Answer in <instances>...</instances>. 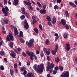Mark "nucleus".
<instances>
[{"label": "nucleus", "instance_id": "nucleus-1", "mask_svg": "<svg viewBox=\"0 0 77 77\" xmlns=\"http://www.w3.org/2000/svg\"><path fill=\"white\" fill-rule=\"evenodd\" d=\"M33 68L38 73L41 74L43 72L44 65L43 64H41L40 66L38 65L37 66V64H35L33 66Z\"/></svg>", "mask_w": 77, "mask_h": 77}, {"label": "nucleus", "instance_id": "nucleus-2", "mask_svg": "<svg viewBox=\"0 0 77 77\" xmlns=\"http://www.w3.org/2000/svg\"><path fill=\"white\" fill-rule=\"evenodd\" d=\"M33 42H34V40L31 39L28 43L27 41L26 42V45H27L30 48L33 45Z\"/></svg>", "mask_w": 77, "mask_h": 77}, {"label": "nucleus", "instance_id": "nucleus-3", "mask_svg": "<svg viewBox=\"0 0 77 77\" xmlns=\"http://www.w3.org/2000/svg\"><path fill=\"white\" fill-rule=\"evenodd\" d=\"M10 40L11 41H13L14 40L13 36L11 33H9V34L7 35L6 38V41H9Z\"/></svg>", "mask_w": 77, "mask_h": 77}, {"label": "nucleus", "instance_id": "nucleus-4", "mask_svg": "<svg viewBox=\"0 0 77 77\" xmlns=\"http://www.w3.org/2000/svg\"><path fill=\"white\" fill-rule=\"evenodd\" d=\"M10 55L11 56L14 58V59H16V56H17V54L12 50H11L10 52H9Z\"/></svg>", "mask_w": 77, "mask_h": 77}, {"label": "nucleus", "instance_id": "nucleus-5", "mask_svg": "<svg viewBox=\"0 0 77 77\" xmlns=\"http://www.w3.org/2000/svg\"><path fill=\"white\" fill-rule=\"evenodd\" d=\"M61 77H69V72L67 71L63 72L61 75Z\"/></svg>", "mask_w": 77, "mask_h": 77}, {"label": "nucleus", "instance_id": "nucleus-6", "mask_svg": "<svg viewBox=\"0 0 77 77\" xmlns=\"http://www.w3.org/2000/svg\"><path fill=\"white\" fill-rule=\"evenodd\" d=\"M57 49H58V45L57 44L55 46V48L54 49L55 51H52V54H53V55H55L56 54V52L57 51Z\"/></svg>", "mask_w": 77, "mask_h": 77}, {"label": "nucleus", "instance_id": "nucleus-7", "mask_svg": "<svg viewBox=\"0 0 77 77\" xmlns=\"http://www.w3.org/2000/svg\"><path fill=\"white\" fill-rule=\"evenodd\" d=\"M47 67H49L50 68L53 69L54 67V65L53 63H50V62L48 63V66Z\"/></svg>", "mask_w": 77, "mask_h": 77}, {"label": "nucleus", "instance_id": "nucleus-8", "mask_svg": "<svg viewBox=\"0 0 77 77\" xmlns=\"http://www.w3.org/2000/svg\"><path fill=\"white\" fill-rule=\"evenodd\" d=\"M25 8H24V7H22L21 8L22 14H23V15H26V16L28 17L29 15H28V14L25 11Z\"/></svg>", "mask_w": 77, "mask_h": 77}, {"label": "nucleus", "instance_id": "nucleus-9", "mask_svg": "<svg viewBox=\"0 0 77 77\" xmlns=\"http://www.w3.org/2000/svg\"><path fill=\"white\" fill-rule=\"evenodd\" d=\"M24 27L26 29H29V24H28L27 20H25L24 21Z\"/></svg>", "mask_w": 77, "mask_h": 77}, {"label": "nucleus", "instance_id": "nucleus-10", "mask_svg": "<svg viewBox=\"0 0 77 77\" xmlns=\"http://www.w3.org/2000/svg\"><path fill=\"white\" fill-rule=\"evenodd\" d=\"M35 55L34 54V53L33 52L31 51L29 53V56H30V59L31 60H33V56Z\"/></svg>", "mask_w": 77, "mask_h": 77}, {"label": "nucleus", "instance_id": "nucleus-11", "mask_svg": "<svg viewBox=\"0 0 77 77\" xmlns=\"http://www.w3.org/2000/svg\"><path fill=\"white\" fill-rule=\"evenodd\" d=\"M70 45L69 44H66L65 45V49L67 51H69L70 50Z\"/></svg>", "mask_w": 77, "mask_h": 77}, {"label": "nucleus", "instance_id": "nucleus-12", "mask_svg": "<svg viewBox=\"0 0 77 77\" xmlns=\"http://www.w3.org/2000/svg\"><path fill=\"white\" fill-rule=\"evenodd\" d=\"M28 2L26 1H23L25 4L26 5H27V6H30L31 5H32V4L30 2V1L29 0H27Z\"/></svg>", "mask_w": 77, "mask_h": 77}, {"label": "nucleus", "instance_id": "nucleus-13", "mask_svg": "<svg viewBox=\"0 0 77 77\" xmlns=\"http://www.w3.org/2000/svg\"><path fill=\"white\" fill-rule=\"evenodd\" d=\"M47 71L48 72L49 71L50 73H51L53 72V69L52 68H50L48 67H47Z\"/></svg>", "mask_w": 77, "mask_h": 77}, {"label": "nucleus", "instance_id": "nucleus-14", "mask_svg": "<svg viewBox=\"0 0 77 77\" xmlns=\"http://www.w3.org/2000/svg\"><path fill=\"white\" fill-rule=\"evenodd\" d=\"M40 14H45L46 13V10L45 9L43 10H40L39 11Z\"/></svg>", "mask_w": 77, "mask_h": 77}, {"label": "nucleus", "instance_id": "nucleus-15", "mask_svg": "<svg viewBox=\"0 0 77 77\" xmlns=\"http://www.w3.org/2000/svg\"><path fill=\"white\" fill-rule=\"evenodd\" d=\"M18 3V0H14V2H13V5L16 6Z\"/></svg>", "mask_w": 77, "mask_h": 77}, {"label": "nucleus", "instance_id": "nucleus-16", "mask_svg": "<svg viewBox=\"0 0 77 77\" xmlns=\"http://www.w3.org/2000/svg\"><path fill=\"white\" fill-rule=\"evenodd\" d=\"M27 77H33V75L32 73H28L26 75Z\"/></svg>", "mask_w": 77, "mask_h": 77}, {"label": "nucleus", "instance_id": "nucleus-17", "mask_svg": "<svg viewBox=\"0 0 77 77\" xmlns=\"http://www.w3.org/2000/svg\"><path fill=\"white\" fill-rule=\"evenodd\" d=\"M61 21L63 26H64L66 24V21H65V20L62 19L61 20Z\"/></svg>", "mask_w": 77, "mask_h": 77}, {"label": "nucleus", "instance_id": "nucleus-18", "mask_svg": "<svg viewBox=\"0 0 77 77\" xmlns=\"http://www.w3.org/2000/svg\"><path fill=\"white\" fill-rule=\"evenodd\" d=\"M14 34L15 35H17L18 33V30H17V28H15L14 29Z\"/></svg>", "mask_w": 77, "mask_h": 77}, {"label": "nucleus", "instance_id": "nucleus-19", "mask_svg": "<svg viewBox=\"0 0 77 77\" xmlns=\"http://www.w3.org/2000/svg\"><path fill=\"white\" fill-rule=\"evenodd\" d=\"M18 36L19 37H23V33L21 31H20V34Z\"/></svg>", "mask_w": 77, "mask_h": 77}, {"label": "nucleus", "instance_id": "nucleus-20", "mask_svg": "<svg viewBox=\"0 0 77 77\" xmlns=\"http://www.w3.org/2000/svg\"><path fill=\"white\" fill-rule=\"evenodd\" d=\"M56 22V19L55 18V16L53 17V21H52V23L53 24H55Z\"/></svg>", "mask_w": 77, "mask_h": 77}, {"label": "nucleus", "instance_id": "nucleus-21", "mask_svg": "<svg viewBox=\"0 0 77 77\" xmlns=\"http://www.w3.org/2000/svg\"><path fill=\"white\" fill-rule=\"evenodd\" d=\"M68 11H65L66 17H68V18H69V14H68Z\"/></svg>", "mask_w": 77, "mask_h": 77}, {"label": "nucleus", "instance_id": "nucleus-22", "mask_svg": "<svg viewBox=\"0 0 77 77\" xmlns=\"http://www.w3.org/2000/svg\"><path fill=\"white\" fill-rule=\"evenodd\" d=\"M69 5H71V6H73V7H76V5L74 4V3L71 2H69Z\"/></svg>", "mask_w": 77, "mask_h": 77}, {"label": "nucleus", "instance_id": "nucleus-23", "mask_svg": "<svg viewBox=\"0 0 77 77\" xmlns=\"http://www.w3.org/2000/svg\"><path fill=\"white\" fill-rule=\"evenodd\" d=\"M8 45L11 48H12L14 46V44L12 42H11Z\"/></svg>", "mask_w": 77, "mask_h": 77}, {"label": "nucleus", "instance_id": "nucleus-24", "mask_svg": "<svg viewBox=\"0 0 77 77\" xmlns=\"http://www.w3.org/2000/svg\"><path fill=\"white\" fill-rule=\"evenodd\" d=\"M10 74L11 75H12L14 73V70L12 69H10Z\"/></svg>", "mask_w": 77, "mask_h": 77}, {"label": "nucleus", "instance_id": "nucleus-25", "mask_svg": "<svg viewBox=\"0 0 77 77\" xmlns=\"http://www.w3.org/2000/svg\"><path fill=\"white\" fill-rule=\"evenodd\" d=\"M46 19L48 21H51L50 16H47L46 17Z\"/></svg>", "mask_w": 77, "mask_h": 77}, {"label": "nucleus", "instance_id": "nucleus-26", "mask_svg": "<svg viewBox=\"0 0 77 77\" xmlns=\"http://www.w3.org/2000/svg\"><path fill=\"white\" fill-rule=\"evenodd\" d=\"M68 36V35L66 33H64L63 34V37L64 38H66L67 36Z\"/></svg>", "mask_w": 77, "mask_h": 77}, {"label": "nucleus", "instance_id": "nucleus-27", "mask_svg": "<svg viewBox=\"0 0 77 77\" xmlns=\"http://www.w3.org/2000/svg\"><path fill=\"white\" fill-rule=\"evenodd\" d=\"M55 62H56L57 63H58V62H59L60 60L58 57H57L55 58Z\"/></svg>", "mask_w": 77, "mask_h": 77}, {"label": "nucleus", "instance_id": "nucleus-28", "mask_svg": "<svg viewBox=\"0 0 77 77\" xmlns=\"http://www.w3.org/2000/svg\"><path fill=\"white\" fill-rule=\"evenodd\" d=\"M14 69H17V68H18V65H17V63H15L14 64Z\"/></svg>", "mask_w": 77, "mask_h": 77}, {"label": "nucleus", "instance_id": "nucleus-29", "mask_svg": "<svg viewBox=\"0 0 77 77\" xmlns=\"http://www.w3.org/2000/svg\"><path fill=\"white\" fill-rule=\"evenodd\" d=\"M0 54L1 56H4L5 55V52L3 51H2L0 52Z\"/></svg>", "mask_w": 77, "mask_h": 77}, {"label": "nucleus", "instance_id": "nucleus-30", "mask_svg": "<svg viewBox=\"0 0 77 77\" xmlns=\"http://www.w3.org/2000/svg\"><path fill=\"white\" fill-rule=\"evenodd\" d=\"M34 30L35 32H36V33H38L39 32V30L38 29L36 28H34Z\"/></svg>", "mask_w": 77, "mask_h": 77}, {"label": "nucleus", "instance_id": "nucleus-31", "mask_svg": "<svg viewBox=\"0 0 77 77\" xmlns=\"http://www.w3.org/2000/svg\"><path fill=\"white\" fill-rule=\"evenodd\" d=\"M28 9L30 11H33V8L32 6H28Z\"/></svg>", "mask_w": 77, "mask_h": 77}, {"label": "nucleus", "instance_id": "nucleus-32", "mask_svg": "<svg viewBox=\"0 0 77 77\" xmlns=\"http://www.w3.org/2000/svg\"><path fill=\"white\" fill-rule=\"evenodd\" d=\"M44 53H43V51H42L40 53V56L41 57H44Z\"/></svg>", "mask_w": 77, "mask_h": 77}, {"label": "nucleus", "instance_id": "nucleus-33", "mask_svg": "<svg viewBox=\"0 0 77 77\" xmlns=\"http://www.w3.org/2000/svg\"><path fill=\"white\" fill-rule=\"evenodd\" d=\"M54 9L55 10H56V9H59V7H58L57 5H56L54 6Z\"/></svg>", "mask_w": 77, "mask_h": 77}, {"label": "nucleus", "instance_id": "nucleus-34", "mask_svg": "<svg viewBox=\"0 0 77 77\" xmlns=\"http://www.w3.org/2000/svg\"><path fill=\"white\" fill-rule=\"evenodd\" d=\"M20 69L22 71H24L26 69V68L24 66L22 67Z\"/></svg>", "mask_w": 77, "mask_h": 77}, {"label": "nucleus", "instance_id": "nucleus-35", "mask_svg": "<svg viewBox=\"0 0 77 77\" xmlns=\"http://www.w3.org/2000/svg\"><path fill=\"white\" fill-rule=\"evenodd\" d=\"M25 18V16L24 15H22L20 16V19L22 20H23Z\"/></svg>", "mask_w": 77, "mask_h": 77}, {"label": "nucleus", "instance_id": "nucleus-36", "mask_svg": "<svg viewBox=\"0 0 77 77\" xmlns=\"http://www.w3.org/2000/svg\"><path fill=\"white\" fill-rule=\"evenodd\" d=\"M37 4L38 5L39 7H40V8H42V5H41V3H40V2H37Z\"/></svg>", "mask_w": 77, "mask_h": 77}, {"label": "nucleus", "instance_id": "nucleus-37", "mask_svg": "<svg viewBox=\"0 0 77 77\" xmlns=\"http://www.w3.org/2000/svg\"><path fill=\"white\" fill-rule=\"evenodd\" d=\"M20 41L21 42H22V43H23V44H24V40L22 38L20 39Z\"/></svg>", "mask_w": 77, "mask_h": 77}, {"label": "nucleus", "instance_id": "nucleus-38", "mask_svg": "<svg viewBox=\"0 0 77 77\" xmlns=\"http://www.w3.org/2000/svg\"><path fill=\"white\" fill-rule=\"evenodd\" d=\"M1 23L2 25H4V24H5V20L2 19L1 20Z\"/></svg>", "mask_w": 77, "mask_h": 77}, {"label": "nucleus", "instance_id": "nucleus-39", "mask_svg": "<svg viewBox=\"0 0 77 77\" xmlns=\"http://www.w3.org/2000/svg\"><path fill=\"white\" fill-rule=\"evenodd\" d=\"M2 11L3 12V13H5V12H6V10H5V8H2Z\"/></svg>", "mask_w": 77, "mask_h": 77}, {"label": "nucleus", "instance_id": "nucleus-40", "mask_svg": "<svg viewBox=\"0 0 77 77\" xmlns=\"http://www.w3.org/2000/svg\"><path fill=\"white\" fill-rule=\"evenodd\" d=\"M59 68L60 71H62L63 70V67H62V66H60L59 67Z\"/></svg>", "mask_w": 77, "mask_h": 77}, {"label": "nucleus", "instance_id": "nucleus-41", "mask_svg": "<svg viewBox=\"0 0 77 77\" xmlns=\"http://www.w3.org/2000/svg\"><path fill=\"white\" fill-rule=\"evenodd\" d=\"M0 69L1 70L3 71V70H4V67H3V66H0Z\"/></svg>", "mask_w": 77, "mask_h": 77}, {"label": "nucleus", "instance_id": "nucleus-42", "mask_svg": "<svg viewBox=\"0 0 77 77\" xmlns=\"http://www.w3.org/2000/svg\"><path fill=\"white\" fill-rule=\"evenodd\" d=\"M64 27L67 29H69V27L67 24H66L64 26Z\"/></svg>", "mask_w": 77, "mask_h": 77}, {"label": "nucleus", "instance_id": "nucleus-43", "mask_svg": "<svg viewBox=\"0 0 77 77\" xmlns=\"http://www.w3.org/2000/svg\"><path fill=\"white\" fill-rule=\"evenodd\" d=\"M45 43L46 45H48V44L50 43L49 40H47L45 41Z\"/></svg>", "mask_w": 77, "mask_h": 77}, {"label": "nucleus", "instance_id": "nucleus-44", "mask_svg": "<svg viewBox=\"0 0 77 77\" xmlns=\"http://www.w3.org/2000/svg\"><path fill=\"white\" fill-rule=\"evenodd\" d=\"M39 27L41 30H42V25H39Z\"/></svg>", "mask_w": 77, "mask_h": 77}, {"label": "nucleus", "instance_id": "nucleus-45", "mask_svg": "<svg viewBox=\"0 0 77 77\" xmlns=\"http://www.w3.org/2000/svg\"><path fill=\"white\" fill-rule=\"evenodd\" d=\"M37 21L35 19H33L32 20L33 24H35V23H36Z\"/></svg>", "mask_w": 77, "mask_h": 77}, {"label": "nucleus", "instance_id": "nucleus-46", "mask_svg": "<svg viewBox=\"0 0 77 77\" xmlns=\"http://www.w3.org/2000/svg\"><path fill=\"white\" fill-rule=\"evenodd\" d=\"M55 70V71H58V70H59V67L58 66H56L55 67V69H54Z\"/></svg>", "mask_w": 77, "mask_h": 77}, {"label": "nucleus", "instance_id": "nucleus-47", "mask_svg": "<svg viewBox=\"0 0 77 77\" xmlns=\"http://www.w3.org/2000/svg\"><path fill=\"white\" fill-rule=\"evenodd\" d=\"M11 29H14H14H15V28H16L15 27H14V26H13L12 25L11 26Z\"/></svg>", "mask_w": 77, "mask_h": 77}, {"label": "nucleus", "instance_id": "nucleus-48", "mask_svg": "<svg viewBox=\"0 0 77 77\" xmlns=\"http://www.w3.org/2000/svg\"><path fill=\"white\" fill-rule=\"evenodd\" d=\"M23 71V75H25L26 74H27V71L26 70H24Z\"/></svg>", "mask_w": 77, "mask_h": 77}, {"label": "nucleus", "instance_id": "nucleus-49", "mask_svg": "<svg viewBox=\"0 0 77 77\" xmlns=\"http://www.w3.org/2000/svg\"><path fill=\"white\" fill-rule=\"evenodd\" d=\"M4 4L5 5H7V0H4Z\"/></svg>", "mask_w": 77, "mask_h": 77}, {"label": "nucleus", "instance_id": "nucleus-50", "mask_svg": "<svg viewBox=\"0 0 77 77\" xmlns=\"http://www.w3.org/2000/svg\"><path fill=\"white\" fill-rule=\"evenodd\" d=\"M26 53L27 54H28V55H29V54H30V51H29V50H27L26 51Z\"/></svg>", "mask_w": 77, "mask_h": 77}, {"label": "nucleus", "instance_id": "nucleus-51", "mask_svg": "<svg viewBox=\"0 0 77 77\" xmlns=\"http://www.w3.org/2000/svg\"><path fill=\"white\" fill-rule=\"evenodd\" d=\"M17 49L18 51H21V49L20 48H18Z\"/></svg>", "mask_w": 77, "mask_h": 77}, {"label": "nucleus", "instance_id": "nucleus-52", "mask_svg": "<svg viewBox=\"0 0 77 77\" xmlns=\"http://www.w3.org/2000/svg\"><path fill=\"white\" fill-rule=\"evenodd\" d=\"M32 19H33V20H35L36 18V17L35 16H33L32 17Z\"/></svg>", "mask_w": 77, "mask_h": 77}, {"label": "nucleus", "instance_id": "nucleus-53", "mask_svg": "<svg viewBox=\"0 0 77 77\" xmlns=\"http://www.w3.org/2000/svg\"><path fill=\"white\" fill-rule=\"evenodd\" d=\"M43 51L44 52V53H45L47 51V49L46 48H43Z\"/></svg>", "mask_w": 77, "mask_h": 77}, {"label": "nucleus", "instance_id": "nucleus-54", "mask_svg": "<svg viewBox=\"0 0 77 77\" xmlns=\"http://www.w3.org/2000/svg\"><path fill=\"white\" fill-rule=\"evenodd\" d=\"M33 57H34L35 60H37V57H36V55H34L33 56Z\"/></svg>", "mask_w": 77, "mask_h": 77}, {"label": "nucleus", "instance_id": "nucleus-55", "mask_svg": "<svg viewBox=\"0 0 77 77\" xmlns=\"http://www.w3.org/2000/svg\"><path fill=\"white\" fill-rule=\"evenodd\" d=\"M42 5L43 6V7L44 9H46V8H47V7H46V5H43L42 4Z\"/></svg>", "mask_w": 77, "mask_h": 77}, {"label": "nucleus", "instance_id": "nucleus-56", "mask_svg": "<svg viewBox=\"0 0 77 77\" xmlns=\"http://www.w3.org/2000/svg\"><path fill=\"white\" fill-rule=\"evenodd\" d=\"M4 23H5V24H8V22L7 20H4Z\"/></svg>", "mask_w": 77, "mask_h": 77}, {"label": "nucleus", "instance_id": "nucleus-57", "mask_svg": "<svg viewBox=\"0 0 77 77\" xmlns=\"http://www.w3.org/2000/svg\"><path fill=\"white\" fill-rule=\"evenodd\" d=\"M5 8L7 11L8 12L9 11V9L7 7H5Z\"/></svg>", "mask_w": 77, "mask_h": 77}, {"label": "nucleus", "instance_id": "nucleus-58", "mask_svg": "<svg viewBox=\"0 0 77 77\" xmlns=\"http://www.w3.org/2000/svg\"><path fill=\"white\" fill-rule=\"evenodd\" d=\"M14 51L15 53H17V54H18V51H17L15 49H14Z\"/></svg>", "mask_w": 77, "mask_h": 77}, {"label": "nucleus", "instance_id": "nucleus-59", "mask_svg": "<svg viewBox=\"0 0 77 77\" xmlns=\"http://www.w3.org/2000/svg\"><path fill=\"white\" fill-rule=\"evenodd\" d=\"M3 42V41H1V42H0V47H1L2 45Z\"/></svg>", "mask_w": 77, "mask_h": 77}, {"label": "nucleus", "instance_id": "nucleus-60", "mask_svg": "<svg viewBox=\"0 0 77 77\" xmlns=\"http://www.w3.org/2000/svg\"><path fill=\"white\" fill-rule=\"evenodd\" d=\"M57 72V71H55V70H54L53 71V74H56Z\"/></svg>", "mask_w": 77, "mask_h": 77}, {"label": "nucleus", "instance_id": "nucleus-61", "mask_svg": "<svg viewBox=\"0 0 77 77\" xmlns=\"http://www.w3.org/2000/svg\"><path fill=\"white\" fill-rule=\"evenodd\" d=\"M61 0H57V2L58 3H60L61 2Z\"/></svg>", "mask_w": 77, "mask_h": 77}, {"label": "nucleus", "instance_id": "nucleus-62", "mask_svg": "<svg viewBox=\"0 0 77 77\" xmlns=\"http://www.w3.org/2000/svg\"><path fill=\"white\" fill-rule=\"evenodd\" d=\"M47 59L48 60H50V56H47Z\"/></svg>", "mask_w": 77, "mask_h": 77}, {"label": "nucleus", "instance_id": "nucleus-63", "mask_svg": "<svg viewBox=\"0 0 77 77\" xmlns=\"http://www.w3.org/2000/svg\"><path fill=\"white\" fill-rule=\"evenodd\" d=\"M5 13V17H6V16L8 15V12L6 11Z\"/></svg>", "mask_w": 77, "mask_h": 77}, {"label": "nucleus", "instance_id": "nucleus-64", "mask_svg": "<svg viewBox=\"0 0 77 77\" xmlns=\"http://www.w3.org/2000/svg\"><path fill=\"white\" fill-rule=\"evenodd\" d=\"M46 53L48 55V54H50V51H46Z\"/></svg>", "mask_w": 77, "mask_h": 77}]
</instances>
